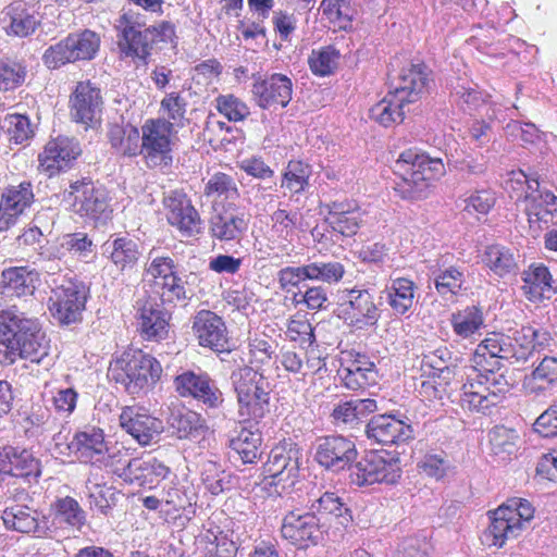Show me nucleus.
<instances>
[{
  "label": "nucleus",
  "mask_w": 557,
  "mask_h": 557,
  "mask_svg": "<svg viewBox=\"0 0 557 557\" xmlns=\"http://www.w3.org/2000/svg\"><path fill=\"white\" fill-rule=\"evenodd\" d=\"M453 102L465 113L472 114L485 103L479 86L470 81L458 79L450 92Z\"/></svg>",
  "instance_id": "49"
},
{
  "label": "nucleus",
  "mask_w": 557,
  "mask_h": 557,
  "mask_svg": "<svg viewBox=\"0 0 557 557\" xmlns=\"http://www.w3.org/2000/svg\"><path fill=\"white\" fill-rule=\"evenodd\" d=\"M249 218L240 211H223L210 219V233L220 242H238L248 230Z\"/></svg>",
  "instance_id": "37"
},
{
  "label": "nucleus",
  "mask_w": 557,
  "mask_h": 557,
  "mask_svg": "<svg viewBox=\"0 0 557 557\" xmlns=\"http://www.w3.org/2000/svg\"><path fill=\"white\" fill-rule=\"evenodd\" d=\"M550 332L544 327L524 325L513 336L488 334L475 348L472 372L461 386L460 404L463 409L490 413L510 391V384L499 370L500 360L525 362L550 346Z\"/></svg>",
  "instance_id": "1"
},
{
  "label": "nucleus",
  "mask_w": 557,
  "mask_h": 557,
  "mask_svg": "<svg viewBox=\"0 0 557 557\" xmlns=\"http://www.w3.org/2000/svg\"><path fill=\"white\" fill-rule=\"evenodd\" d=\"M194 274L189 273L181 275L180 271L171 277L154 286L160 294L163 304H177L189 300L193 296V290L189 287V278Z\"/></svg>",
  "instance_id": "50"
},
{
  "label": "nucleus",
  "mask_w": 557,
  "mask_h": 557,
  "mask_svg": "<svg viewBox=\"0 0 557 557\" xmlns=\"http://www.w3.org/2000/svg\"><path fill=\"white\" fill-rule=\"evenodd\" d=\"M50 352V339L37 318L28 317L16 306L0 311V366L18 359L41 363Z\"/></svg>",
  "instance_id": "2"
},
{
  "label": "nucleus",
  "mask_w": 557,
  "mask_h": 557,
  "mask_svg": "<svg viewBox=\"0 0 557 557\" xmlns=\"http://www.w3.org/2000/svg\"><path fill=\"white\" fill-rule=\"evenodd\" d=\"M193 330L202 347L218 352L228 351L226 325L214 312L199 311L194 319Z\"/></svg>",
  "instance_id": "27"
},
{
  "label": "nucleus",
  "mask_w": 557,
  "mask_h": 557,
  "mask_svg": "<svg viewBox=\"0 0 557 557\" xmlns=\"http://www.w3.org/2000/svg\"><path fill=\"white\" fill-rule=\"evenodd\" d=\"M325 223L345 237L355 236L363 223V211L354 200H334L324 205Z\"/></svg>",
  "instance_id": "25"
},
{
  "label": "nucleus",
  "mask_w": 557,
  "mask_h": 557,
  "mask_svg": "<svg viewBox=\"0 0 557 557\" xmlns=\"http://www.w3.org/2000/svg\"><path fill=\"white\" fill-rule=\"evenodd\" d=\"M351 356L354 359L349 364H342L338 370L344 386L351 391H359L375 385L379 379L375 363L367 355L360 352Z\"/></svg>",
  "instance_id": "33"
},
{
  "label": "nucleus",
  "mask_w": 557,
  "mask_h": 557,
  "mask_svg": "<svg viewBox=\"0 0 557 557\" xmlns=\"http://www.w3.org/2000/svg\"><path fill=\"white\" fill-rule=\"evenodd\" d=\"M261 432L256 429L242 428L228 442L230 448L235 451L244 463H255L261 457Z\"/></svg>",
  "instance_id": "43"
},
{
  "label": "nucleus",
  "mask_w": 557,
  "mask_h": 557,
  "mask_svg": "<svg viewBox=\"0 0 557 557\" xmlns=\"http://www.w3.org/2000/svg\"><path fill=\"white\" fill-rule=\"evenodd\" d=\"M310 281H319L327 284L338 283L344 274L345 267L338 261H314L307 263Z\"/></svg>",
  "instance_id": "60"
},
{
  "label": "nucleus",
  "mask_w": 557,
  "mask_h": 557,
  "mask_svg": "<svg viewBox=\"0 0 557 557\" xmlns=\"http://www.w3.org/2000/svg\"><path fill=\"white\" fill-rule=\"evenodd\" d=\"M271 232L274 237L271 243L285 250L293 243V235L297 226L298 213L285 209H276L270 216Z\"/></svg>",
  "instance_id": "48"
},
{
  "label": "nucleus",
  "mask_w": 557,
  "mask_h": 557,
  "mask_svg": "<svg viewBox=\"0 0 557 557\" xmlns=\"http://www.w3.org/2000/svg\"><path fill=\"white\" fill-rule=\"evenodd\" d=\"M251 92L256 103L264 110L285 108L292 100V79L281 73L270 75L255 74Z\"/></svg>",
  "instance_id": "19"
},
{
  "label": "nucleus",
  "mask_w": 557,
  "mask_h": 557,
  "mask_svg": "<svg viewBox=\"0 0 557 557\" xmlns=\"http://www.w3.org/2000/svg\"><path fill=\"white\" fill-rule=\"evenodd\" d=\"M0 474L21 478L29 484L37 483L41 462L30 450L7 445L0 447Z\"/></svg>",
  "instance_id": "21"
},
{
  "label": "nucleus",
  "mask_w": 557,
  "mask_h": 557,
  "mask_svg": "<svg viewBox=\"0 0 557 557\" xmlns=\"http://www.w3.org/2000/svg\"><path fill=\"white\" fill-rule=\"evenodd\" d=\"M446 173L442 158L430 157L417 149L403 151L395 162V193L405 200H421L429 196L433 182Z\"/></svg>",
  "instance_id": "5"
},
{
  "label": "nucleus",
  "mask_w": 557,
  "mask_h": 557,
  "mask_svg": "<svg viewBox=\"0 0 557 557\" xmlns=\"http://www.w3.org/2000/svg\"><path fill=\"white\" fill-rule=\"evenodd\" d=\"M431 278L441 296L457 295L466 282L465 269L460 265L436 264L430 268Z\"/></svg>",
  "instance_id": "42"
},
{
  "label": "nucleus",
  "mask_w": 557,
  "mask_h": 557,
  "mask_svg": "<svg viewBox=\"0 0 557 557\" xmlns=\"http://www.w3.org/2000/svg\"><path fill=\"white\" fill-rule=\"evenodd\" d=\"M342 312L345 321L356 329H366L377 323L380 309L373 295L366 288L354 287L342 292Z\"/></svg>",
  "instance_id": "18"
},
{
  "label": "nucleus",
  "mask_w": 557,
  "mask_h": 557,
  "mask_svg": "<svg viewBox=\"0 0 557 557\" xmlns=\"http://www.w3.org/2000/svg\"><path fill=\"white\" fill-rule=\"evenodd\" d=\"M379 410L377 403L372 398H345L334 405L331 418L336 426L357 428L362 420Z\"/></svg>",
  "instance_id": "34"
},
{
  "label": "nucleus",
  "mask_w": 557,
  "mask_h": 557,
  "mask_svg": "<svg viewBox=\"0 0 557 557\" xmlns=\"http://www.w3.org/2000/svg\"><path fill=\"white\" fill-rule=\"evenodd\" d=\"M320 10L322 14L339 29L351 28L355 10L348 0H323Z\"/></svg>",
  "instance_id": "56"
},
{
  "label": "nucleus",
  "mask_w": 557,
  "mask_h": 557,
  "mask_svg": "<svg viewBox=\"0 0 557 557\" xmlns=\"http://www.w3.org/2000/svg\"><path fill=\"white\" fill-rule=\"evenodd\" d=\"M366 434L381 445H399L414 437L411 424L392 413L373 416L366 425Z\"/></svg>",
  "instance_id": "20"
},
{
  "label": "nucleus",
  "mask_w": 557,
  "mask_h": 557,
  "mask_svg": "<svg viewBox=\"0 0 557 557\" xmlns=\"http://www.w3.org/2000/svg\"><path fill=\"white\" fill-rule=\"evenodd\" d=\"M168 223L183 237H194L202 232L203 223L191 199L183 190H171L163 197Z\"/></svg>",
  "instance_id": "12"
},
{
  "label": "nucleus",
  "mask_w": 557,
  "mask_h": 557,
  "mask_svg": "<svg viewBox=\"0 0 557 557\" xmlns=\"http://www.w3.org/2000/svg\"><path fill=\"white\" fill-rule=\"evenodd\" d=\"M173 123L165 119H150L141 126V149L149 168H165L172 163Z\"/></svg>",
  "instance_id": "11"
},
{
  "label": "nucleus",
  "mask_w": 557,
  "mask_h": 557,
  "mask_svg": "<svg viewBox=\"0 0 557 557\" xmlns=\"http://www.w3.org/2000/svg\"><path fill=\"white\" fill-rule=\"evenodd\" d=\"M170 472V468L154 457L138 458L137 461L128 463V482L144 488H152Z\"/></svg>",
  "instance_id": "39"
},
{
  "label": "nucleus",
  "mask_w": 557,
  "mask_h": 557,
  "mask_svg": "<svg viewBox=\"0 0 557 557\" xmlns=\"http://www.w3.org/2000/svg\"><path fill=\"white\" fill-rule=\"evenodd\" d=\"M57 518L72 528L81 530L86 522V513L78 502L70 496L60 498L55 503Z\"/></svg>",
  "instance_id": "62"
},
{
  "label": "nucleus",
  "mask_w": 557,
  "mask_h": 557,
  "mask_svg": "<svg viewBox=\"0 0 557 557\" xmlns=\"http://www.w3.org/2000/svg\"><path fill=\"white\" fill-rule=\"evenodd\" d=\"M39 282V273L28 267H12L1 273L0 289L3 295L23 297L33 295Z\"/></svg>",
  "instance_id": "38"
},
{
  "label": "nucleus",
  "mask_w": 557,
  "mask_h": 557,
  "mask_svg": "<svg viewBox=\"0 0 557 557\" xmlns=\"http://www.w3.org/2000/svg\"><path fill=\"white\" fill-rule=\"evenodd\" d=\"M163 368L152 355L128 348L109 364L108 377L132 397L147 395L161 381Z\"/></svg>",
  "instance_id": "3"
},
{
  "label": "nucleus",
  "mask_w": 557,
  "mask_h": 557,
  "mask_svg": "<svg viewBox=\"0 0 557 557\" xmlns=\"http://www.w3.org/2000/svg\"><path fill=\"white\" fill-rule=\"evenodd\" d=\"M169 424L174 434L181 440L199 441L207 432L202 417L193 410L173 411Z\"/></svg>",
  "instance_id": "41"
},
{
  "label": "nucleus",
  "mask_w": 557,
  "mask_h": 557,
  "mask_svg": "<svg viewBox=\"0 0 557 557\" xmlns=\"http://www.w3.org/2000/svg\"><path fill=\"white\" fill-rule=\"evenodd\" d=\"M534 517L532 504L513 497L490 512V525L483 532L482 543L488 547H503L510 539L519 536L524 525Z\"/></svg>",
  "instance_id": "7"
},
{
  "label": "nucleus",
  "mask_w": 557,
  "mask_h": 557,
  "mask_svg": "<svg viewBox=\"0 0 557 557\" xmlns=\"http://www.w3.org/2000/svg\"><path fill=\"white\" fill-rule=\"evenodd\" d=\"M69 448L79 461L97 466L103 462L108 453L103 431L96 428L76 433Z\"/></svg>",
  "instance_id": "31"
},
{
  "label": "nucleus",
  "mask_w": 557,
  "mask_h": 557,
  "mask_svg": "<svg viewBox=\"0 0 557 557\" xmlns=\"http://www.w3.org/2000/svg\"><path fill=\"white\" fill-rule=\"evenodd\" d=\"M301 457V450L296 444L273 448L264 467V472L271 479L269 484L281 485L280 493L293 487L299 475Z\"/></svg>",
  "instance_id": "14"
},
{
  "label": "nucleus",
  "mask_w": 557,
  "mask_h": 557,
  "mask_svg": "<svg viewBox=\"0 0 557 557\" xmlns=\"http://www.w3.org/2000/svg\"><path fill=\"white\" fill-rule=\"evenodd\" d=\"M60 246L69 253L81 259H87L92 255L94 244L88 234L83 232L69 233L60 237Z\"/></svg>",
  "instance_id": "64"
},
{
  "label": "nucleus",
  "mask_w": 557,
  "mask_h": 557,
  "mask_svg": "<svg viewBox=\"0 0 557 557\" xmlns=\"http://www.w3.org/2000/svg\"><path fill=\"white\" fill-rule=\"evenodd\" d=\"M1 128L7 133L9 143L15 145L26 143L34 134L28 117L22 114L7 115Z\"/></svg>",
  "instance_id": "59"
},
{
  "label": "nucleus",
  "mask_w": 557,
  "mask_h": 557,
  "mask_svg": "<svg viewBox=\"0 0 557 557\" xmlns=\"http://www.w3.org/2000/svg\"><path fill=\"white\" fill-rule=\"evenodd\" d=\"M483 264L495 275L505 277L518 268L517 256L512 249L499 245H488L482 255Z\"/></svg>",
  "instance_id": "45"
},
{
  "label": "nucleus",
  "mask_w": 557,
  "mask_h": 557,
  "mask_svg": "<svg viewBox=\"0 0 557 557\" xmlns=\"http://www.w3.org/2000/svg\"><path fill=\"white\" fill-rule=\"evenodd\" d=\"M1 519L9 531L41 536L47 530L45 517L35 508L24 504L13 503L7 506L2 510Z\"/></svg>",
  "instance_id": "28"
},
{
  "label": "nucleus",
  "mask_w": 557,
  "mask_h": 557,
  "mask_svg": "<svg viewBox=\"0 0 557 557\" xmlns=\"http://www.w3.org/2000/svg\"><path fill=\"white\" fill-rule=\"evenodd\" d=\"M398 459L386 460L376 454H369L350 467V483L357 486L374 483L394 484L400 478Z\"/></svg>",
  "instance_id": "17"
},
{
  "label": "nucleus",
  "mask_w": 557,
  "mask_h": 557,
  "mask_svg": "<svg viewBox=\"0 0 557 557\" xmlns=\"http://www.w3.org/2000/svg\"><path fill=\"white\" fill-rule=\"evenodd\" d=\"M79 143L72 137L59 136L47 143L44 151L38 156L39 169L48 176L70 169L81 156Z\"/></svg>",
  "instance_id": "22"
},
{
  "label": "nucleus",
  "mask_w": 557,
  "mask_h": 557,
  "mask_svg": "<svg viewBox=\"0 0 557 557\" xmlns=\"http://www.w3.org/2000/svg\"><path fill=\"white\" fill-rule=\"evenodd\" d=\"M169 312L154 300L148 299L138 308V327L146 339H164L169 333Z\"/></svg>",
  "instance_id": "35"
},
{
  "label": "nucleus",
  "mask_w": 557,
  "mask_h": 557,
  "mask_svg": "<svg viewBox=\"0 0 557 557\" xmlns=\"http://www.w3.org/2000/svg\"><path fill=\"white\" fill-rule=\"evenodd\" d=\"M281 532L284 539L300 548L317 544L321 537L319 519L311 510L289 511L283 519Z\"/></svg>",
  "instance_id": "24"
},
{
  "label": "nucleus",
  "mask_w": 557,
  "mask_h": 557,
  "mask_svg": "<svg viewBox=\"0 0 557 557\" xmlns=\"http://www.w3.org/2000/svg\"><path fill=\"white\" fill-rule=\"evenodd\" d=\"M174 387L182 397H193L206 410L220 409L224 404L223 392L207 373L185 371L175 376Z\"/></svg>",
  "instance_id": "16"
},
{
  "label": "nucleus",
  "mask_w": 557,
  "mask_h": 557,
  "mask_svg": "<svg viewBox=\"0 0 557 557\" xmlns=\"http://www.w3.org/2000/svg\"><path fill=\"white\" fill-rule=\"evenodd\" d=\"M312 166L302 160H290L282 173L281 188L287 190L290 198L310 188Z\"/></svg>",
  "instance_id": "44"
},
{
  "label": "nucleus",
  "mask_w": 557,
  "mask_h": 557,
  "mask_svg": "<svg viewBox=\"0 0 557 557\" xmlns=\"http://www.w3.org/2000/svg\"><path fill=\"white\" fill-rule=\"evenodd\" d=\"M102 255L121 271H132L141 256L139 245L128 236L110 237L102 245Z\"/></svg>",
  "instance_id": "36"
},
{
  "label": "nucleus",
  "mask_w": 557,
  "mask_h": 557,
  "mask_svg": "<svg viewBox=\"0 0 557 557\" xmlns=\"http://www.w3.org/2000/svg\"><path fill=\"white\" fill-rule=\"evenodd\" d=\"M163 490L164 494L162 502L165 506L170 507V510L180 512L193 505L195 494L187 484L171 482V484L165 486Z\"/></svg>",
  "instance_id": "61"
},
{
  "label": "nucleus",
  "mask_w": 557,
  "mask_h": 557,
  "mask_svg": "<svg viewBox=\"0 0 557 557\" xmlns=\"http://www.w3.org/2000/svg\"><path fill=\"white\" fill-rule=\"evenodd\" d=\"M163 368L152 355L128 348L109 364L108 377L132 397L147 395L161 381Z\"/></svg>",
  "instance_id": "4"
},
{
  "label": "nucleus",
  "mask_w": 557,
  "mask_h": 557,
  "mask_svg": "<svg viewBox=\"0 0 557 557\" xmlns=\"http://www.w3.org/2000/svg\"><path fill=\"white\" fill-rule=\"evenodd\" d=\"M116 28L120 33L117 46L121 55L146 61L153 44L149 28L140 24L138 16L131 12H125L119 17Z\"/></svg>",
  "instance_id": "15"
},
{
  "label": "nucleus",
  "mask_w": 557,
  "mask_h": 557,
  "mask_svg": "<svg viewBox=\"0 0 557 557\" xmlns=\"http://www.w3.org/2000/svg\"><path fill=\"white\" fill-rule=\"evenodd\" d=\"M100 48L99 35L90 29L69 34L59 42L48 47L42 61L49 69H58L76 61L92 60Z\"/></svg>",
  "instance_id": "9"
},
{
  "label": "nucleus",
  "mask_w": 557,
  "mask_h": 557,
  "mask_svg": "<svg viewBox=\"0 0 557 557\" xmlns=\"http://www.w3.org/2000/svg\"><path fill=\"white\" fill-rule=\"evenodd\" d=\"M4 12L10 20L9 34L18 37H27L32 35L40 24L35 8L22 1L11 3L5 8Z\"/></svg>",
  "instance_id": "40"
},
{
  "label": "nucleus",
  "mask_w": 557,
  "mask_h": 557,
  "mask_svg": "<svg viewBox=\"0 0 557 557\" xmlns=\"http://www.w3.org/2000/svg\"><path fill=\"white\" fill-rule=\"evenodd\" d=\"M525 383L537 385L533 389L544 391L557 383V358L545 357L540 364L532 371L531 375L525 377Z\"/></svg>",
  "instance_id": "63"
},
{
  "label": "nucleus",
  "mask_w": 557,
  "mask_h": 557,
  "mask_svg": "<svg viewBox=\"0 0 557 557\" xmlns=\"http://www.w3.org/2000/svg\"><path fill=\"white\" fill-rule=\"evenodd\" d=\"M89 287L77 277H64L49 297V310L62 324L78 321L88 298Z\"/></svg>",
  "instance_id": "10"
},
{
  "label": "nucleus",
  "mask_w": 557,
  "mask_h": 557,
  "mask_svg": "<svg viewBox=\"0 0 557 557\" xmlns=\"http://www.w3.org/2000/svg\"><path fill=\"white\" fill-rule=\"evenodd\" d=\"M429 84L430 72L428 66L423 63L410 64L400 71L389 91L406 104H410L428 92Z\"/></svg>",
  "instance_id": "26"
},
{
  "label": "nucleus",
  "mask_w": 557,
  "mask_h": 557,
  "mask_svg": "<svg viewBox=\"0 0 557 557\" xmlns=\"http://www.w3.org/2000/svg\"><path fill=\"white\" fill-rule=\"evenodd\" d=\"M416 283L408 277H389L384 289L381 292V298L396 317L408 315L416 302Z\"/></svg>",
  "instance_id": "32"
},
{
  "label": "nucleus",
  "mask_w": 557,
  "mask_h": 557,
  "mask_svg": "<svg viewBox=\"0 0 557 557\" xmlns=\"http://www.w3.org/2000/svg\"><path fill=\"white\" fill-rule=\"evenodd\" d=\"M231 383L236 394L239 422L258 425L270 412V382L259 370L243 366L232 371Z\"/></svg>",
  "instance_id": "6"
},
{
  "label": "nucleus",
  "mask_w": 557,
  "mask_h": 557,
  "mask_svg": "<svg viewBox=\"0 0 557 557\" xmlns=\"http://www.w3.org/2000/svg\"><path fill=\"white\" fill-rule=\"evenodd\" d=\"M406 104L403 100L396 97L392 91L375 103L369 111L370 119L384 127H389L394 124L400 123L405 116Z\"/></svg>",
  "instance_id": "47"
},
{
  "label": "nucleus",
  "mask_w": 557,
  "mask_h": 557,
  "mask_svg": "<svg viewBox=\"0 0 557 557\" xmlns=\"http://www.w3.org/2000/svg\"><path fill=\"white\" fill-rule=\"evenodd\" d=\"M120 425L138 444L146 446L156 442L163 431L162 421L140 407L126 406L120 414Z\"/></svg>",
  "instance_id": "23"
},
{
  "label": "nucleus",
  "mask_w": 557,
  "mask_h": 557,
  "mask_svg": "<svg viewBox=\"0 0 557 557\" xmlns=\"http://www.w3.org/2000/svg\"><path fill=\"white\" fill-rule=\"evenodd\" d=\"M491 450L502 461L510 460L518 450V433L504 425L494 426L488 433Z\"/></svg>",
  "instance_id": "52"
},
{
  "label": "nucleus",
  "mask_w": 557,
  "mask_h": 557,
  "mask_svg": "<svg viewBox=\"0 0 557 557\" xmlns=\"http://www.w3.org/2000/svg\"><path fill=\"white\" fill-rule=\"evenodd\" d=\"M450 324L458 337L471 338L484 326L483 312L476 306H468L453 313Z\"/></svg>",
  "instance_id": "51"
},
{
  "label": "nucleus",
  "mask_w": 557,
  "mask_h": 557,
  "mask_svg": "<svg viewBox=\"0 0 557 557\" xmlns=\"http://www.w3.org/2000/svg\"><path fill=\"white\" fill-rule=\"evenodd\" d=\"M63 200L71 206L74 213L91 221L96 226L104 225L111 219L112 208L108 190L89 178L71 183L63 194Z\"/></svg>",
  "instance_id": "8"
},
{
  "label": "nucleus",
  "mask_w": 557,
  "mask_h": 557,
  "mask_svg": "<svg viewBox=\"0 0 557 557\" xmlns=\"http://www.w3.org/2000/svg\"><path fill=\"white\" fill-rule=\"evenodd\" d=\"M86 488L90 508L108 516L115 503V493L112 487L88 478Z\"/></svg>",
  "instance_id": "57"
},
{
  "label": "nucleus",
  "mask_w": 557,
  "mask_h": 557,
  "mask_svg": "<svg viewBox=\"0 0 557 557\" xmlns=\"http://www.w3.org/2000/svg\"><path fill=\"white\" fill-rule=\"evenodd\" d=\"M313 449L314 460L333 472L350 469L358 455L355 442L342 435L320 437Z\"/></svg>",
  "instance_id": "13"
},
{
  "label": "nucleus",
  "mask_w": 557,
  "mask_h": 557,
  "mask_svg": "<svg viewBox=\"0 0 557 557\" xmlns=\"http://www.w3.org/2000/svg\"><path fill=\"white\" fill-rule=\"evenodd\" d=\"M70 102L71 114L76 122L90 125L100 117L102 106L100 90L90 82L77 83Z\"/></svg>",
  "instance_id": "29"
},
{
  "label": "nucleus",
  "mask_w": 557,
  "mask_h": 557,
  "mask_svg": "<svg viewBox=\"0 0 557 557\" xmlns=\"http://www.w3.org/2000/svg\"><path fill=\"white\" fill-rule=\"evenodd\" d=\"M203 195L213 202L236 201L240 197L235 178L220 171L209 175L203 186Z\"/></svg>",
  "instance_id": "46"
},
{
  "label": "nucleus",
  "mask_w": 557,
  "mask_h": 557,
  "mask_svg": "<svg viewBox=\"0 0 557 557\" xmlns=\"http://www.w3.org/2000/svg\"><path fill=\"white\" fill-rule=\"evenodd\" d=\"M453 352L446 346H440L434 350L423 354L422 367L433 370L442 381H448L454 374L455 361Z\"/></svg>",
  "instance_id": "53"
},
{
  "label": "nucleus",
  "mask_w": 557,
  "mask_h": 557,
  "mask_svg": "<svg viewBox=\"0 0 557 557\" xmlns=\"http://www.w3.org/2000/svg\"><path fill=\"white\" fill-rule=\"evenodd\" d=\"M523 289L531 298H540L545 290L552 287V274L547 267L533 264L522 273Z\"/></svg>",
  "instance_id": "55"
},
{
  "label": "nucleus",
  "mask_w": 557,
  "mask_h": 557,
  "mask_svg": "<svg viewBox=\"0 0 557 557\" xmlns=\"http://www.w3.org/2000/svg\"><path fill=\"white\" fill-rule=\"evenodd\" d=\"M309 509L318 517L325 521H335L337 524L346 528L352 521V512L347 503L335 492L325 491L318 495L310 494Z\"/></svg>",
  "instance_id": "30"
},
{
  "label": "nucleus",
  "mask_w": 557,
  "mask_h": 557,
  "mask_svg": "<svg viewBox=\"0 0 557 557\" xmlns=\"http://www.w3.org/2000/svg\"><path fill=\"white\" fill-rule=\"evenodd\" d=\"M202 483L212 495H219L233 488L234 476L231 472L220 470L215 463L209 462L202 471Z\"/></svg>",
  "instance_id": "58"
},
{
  "label": "nucleus",
  "mask_w": 557,
  "mask_h": 557,
  "mask_svg": "<svg viewBox=\"0 0 557 557\" xmlns=\"http://www.w3.org/2000/svg\"><path fill=\"white\" fill-rule=\"evenodd\" d=\"M341 59V52L334 46L329 45L313 49L308 58L311 72L315 76L324 77L334 73Z\"/></svg>",
  "instance_id": "54"
}]
</instances>
